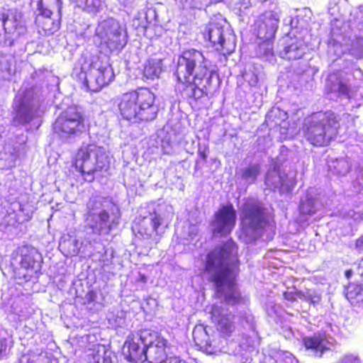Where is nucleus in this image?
I'll return each instance as SVG.
<instances>
[{"label": "nucleus", "mask_w": 363, "mask_h": 363, "mask_svg": "<svg viewBox=\"0 0 363 363\" xmlns=\"http://www.w3.org/2000/svg\"><path fill=\"white\" fill-rule=\"evenodd\" d=\"M212 74L201 51L194 48L184 50L178 55L173 71L177 94L190 103L196 102L208 94Z\"/></svg>", "instance_id": "nucleus-1"}, {"label": "nucleus", "mask_w": 363, "mask_h": 363, "mask_svg": "<svg viewBox=\"0 0 363 363\" xmlns=\"http://www.w3.org/2000/svg\"><path fill=\"white\" fill-rule=\"evenodd\" d=\"M239 265L238 246L231 238L217 245L206 255L203 271L209 275L208 280L213 284L218 296L225 286L230 290L224 296V301L228 305H236L241 301L240 294L235 289Z\"/></svg>", "instance_id": "nucleus-2"}, {"label": "nucleus", "mask_w": 363, "mask_h": 363, "mask_svg": "<svg viewBox=\"0 0 363 363\" xmlns=\"http://www.w3.org/2000/svg\"><path fill=\"white\" fill-rule=\"evenodd\" d=\"M155 95L147 87H138L121 94L118 99L119 113L131 123H141L156 118Z\"/></svg>", "instance_id": "nucleus-3"}, {"label": "nucleus", "mask_w": 363, "mask_h": 363, "mask_svg": "<svg viewBox=\"0 0 363 363\" xmlns=\"http://www.w3.org/2000/svg\"><path fill=\"white\" fill-rule=\"evenodd\" d=\"M340 129V120L331 110L311 113L306 117L301 128L303 136L315 147L329 145L337 137Z\"/></svg>", "instance_id": "nucleus-4"}, {"label": "nucleus", "mask_w": 363, "mask_h": 363, "mask_svg": "<svg viewBox=\"0 0 363 363\" xmlns=\"http://www.w3.org/2000/svg\"><path fill=\"white\" fill-rule=\"evenodd\" d=\"M82 67L77 75V82L86 91L98 92L114 80L115 74L111 65L99 55H82Z\"/></svg>", "instance_id": "nucleus-5"}, {"label": "nucleus", "mask_w": 363, "mask_h": 363, "mask_svg": "<svg viewBox=\"0 0 363 363\" xmlns=\"http://www.w3.org/2000/svg\"><path fill=\"white\" fill-rule=\"evenodd\" d=\"M72 165L86 182H93L110 167V161L104 149L95 144L83 143L77 150Z\"/></svg>", "instance_id": "nucleus-6"}, {"label": "nucleus", "mask_w": 363, "mask_h": 363, "mask_svg": "<svg viewBox=\"0 0 363 363\" xmlns=\"http://www.w3.org/2000/svg\"><path fill=\"white\" fill-rule=\"evenodd\" d=\"M86 117L76 106L62 111L53 123V131L60 136L72 137L83 133L86 130Z\"/></svg>", "instance_id": "nucleus-7"}, {"label": "nucleus", "mask_w": 363, "mask_h": 363, "mask_svg": "<svg viewBox=\"0 0 363 363\" xmlns=\"http://www.w3.org/2000/svg\"><path fill=\"white\" fill-rule=\"evenodd\" d=\"M95 43L105 52L121 50L126 40L121 26L113 21H104L99 23L95 30Z\"/></svg>", "instance_id": "nucleus-8"}, {"label": "nucleus", "mask_w": 363, "mask_h": 363, "mask_svg": "<svg viewBox=\"0 0 363 363\" xmlns=\"http://www.w3.org/2000/svg\"><path fill=\"white\" fill-rule=\"evenodd\" d=\"M37 9L35 23L40 33L49 35L60 28L62 13L58 0H38Z\"/></svg>", "instance_id": "nucleus-9"}, {"label": "nucleus", "mask_w": 363, "mask_h": 363, "mask_svg": "<svg viewBox=\"0 0 363 363\" xmlns=\"http://www.w3.org/2000/svg\"><path fill=\"white\" fill-rule=\"evenodd\" d=\"M150 335L151 330L147 328L131 331L128 335L122 347V354L128 362L143 363L146 361V342Z\"/></svg>", "instance_id": "nucleus-10"}, {"label": "nucleus", "mask_w": 363, "mask_h": 363, "mask_svg": "<svg viewBox=\"0 0 363 363\" xmlns=\"http://www.w3.org/2000/svg\"><path fill=\"white\" fill-rule=\"evenodd\" d=\"M240 223L245 228L257 231L264 228L267 224L266 208L258 201L249 200L242 206Z\"/></svg>", "instance_id": "nucleus-11"}, {"label": "nucleus", "mask_w": 363, "mask_h": 363, "mask_svg": "<svg viewBox=\"0 0 363 363\" xmlns=\"http://www.w3.org/2000/svg\"><path fill=\"white\" fill-rule=\"evenodd\" d=\"M208 46L214 51L225 56L233 52L235 44L233 41L226 40L223 36V28L215 22L208 23L201 32Z\"/></svg>", "instance_id": "nucleus-12"}, {"label": "nucleus", "mask_w": 363, "mask_h": 363, "mask_svg": "<svg viewBox=\"0 0 363 363\" xmlns=\"http://www.w3.org/2000/svg\"><path fill=\"white\" fill-rule=\"evenodd\" d=\"M96 203V201H94L87 206L84 219L86 227L90 229L94 235H109L113 228V224L110 222L111 215L105 209L97 213H95Z\"/></svg>", "instance_id": "nucleus-13"}, {"label": "nucleus", "mask_w": 363, "mask_h": 363, "mask_svg": "<svg viewBox=\"0 0 363 363\" xmlns=\"http://www.w3.org/2000/svg\"><path fill=\"white\" fill-rule=\"evenodd\" d=\"M237 213L231 203L222 205L215 212L212 225L216 226L214 233L226 236L231 233L236 225Z\"/></svg>", "instance_id": "nucleus-14"}, {"label": "nucleus", "mask_w": 363, "mask_h": 363, "mask_svg": "<svg viewBox=\"0 0 363 363\" xmlns=\"http://www.w3.org/2000/svg\"><path fill=\"white\" fill-rule=\"evenodd\" d=\"M279 23V16L276 11H266L255 21V30L261 38L270 39L274 36Z\"/></svg>", "instance_id": "nucleus-15"}, {"label": "nucleus", "mask_w": 363, "mask_h": 363, "mask_svg": "<svg viewBox=\"0 0 363 363\" xmlns=\"http://www.w3.org/2000/svg\"><path fill=\"white\" fill-rule=\"evenodd\" d=\"M13 256L17 258L20 257L21 267L26 271H37L39 267V254L33 247L27 245L18 247L13 252Z\"/></svg>", "instance_id": "nucleus-16"}, {"label": "nucleus", "mask_w": 363, "mask_h": 363, "mask_svg": "<svg viewBox=\"0 0 363 363\" xmlns=\"http://www.w3.org/2000/svg\"><path fill=\"white\" fill-rule=\"evenodd\" d=\"M328 343V336L325 332H317L302 339V344L306 350L318 352L320 357L330 350Z\"/></svg>", "instance_id": "nucleus-17"}, {"label": "nucleus", "mask_w": 363, "mask_h": 363, "mask_svg": "<svg viewBox=\"0 0 363 363\" xmlns=\"http://www.w3.org/2000/svg\"><path fill=\"white\" fill-rule=\"evenodd\" d=\"M345 296L357 311L363 312V286L349 282L345 289Z\"/></svg>", "instance_id": "nucleus-18"}, {"label": "nucleus", "mask_w": 363, "mask_h": 363, "mask_svg": "<svg viewBox=\"0 0 363 363\" xmlns=\"http://www.w3.org/2000/svg\"><path fill=\"white\" fill-rule=\"evenodd\" d=\"M305 53V46L301 40L291 38L280 51V57L287 60H297L301 59Z\"/></svg>", "instance_id": "nucleus-19"}, {"label": "nucleus", "mask_w": 363, "mask_h": 363, "mask_svg": "<svg viewBox=\"0 0 363 363\" xmlns=\"http://www.w3.org/2000/svg\"><path fill=\"white\" fill-rule=\"evenodd\" d=\"M162 59L148 58L143 65V76L147 79L158 78L162 72Z\"/></svg>", "instance_id": "nucleus-20"}, {"label": "nucleus", "mask_w": 363, "mask_h": 363, "mask_svg": "<svg viewBox=\"0 0 363 363\" xmlns=\"http://www.w3.org/2000/svg\"><path fill=\"white\" fill-rule=\"evenodd\" d=\"M234 315L228 314L223 315L217 320V330L223 338H227L232 335L235 330V324L233 321Z\"/></svg>", "instance_id": "nucleus-21"}, {"label": "nucleus", "mask_w": 363, "mask_h": 363, "mask_svg": "<svg viewBox=\"0 0 363 363\" xmlns=\"http://www.w3.org/2000/svg\"><path fill=\"white\" fill-rule=\"evenodd\" d=\"M260 173V166L258 164H255L245 167L241 174V177L243 179H252L255 181L257 176Z\"/></svg>", "instance_id": "nucleus-22"}, {"label": "nucleus", "mask_w": 363, "mask_h": 363, "mask_svg": "<svg viewBox=\"0 0 363 363\" xmlns=\"http://www.w3.org/2000/svg\"><path fill=\"white\" fill-rule=\"evenodd\" d=\"M305 301L309 303L311 305L315 306L319 303L321 300V296L315 291H311L307 289L306 291H303L302 298Z\"/></svg>", "instance_id": "nucleus-23"}, {"label": "nucleus", "mask_w": 363, "mask_h": 363, "mask_svg": "<svg viewBox=\"0 0 363 363\" xmlns=\"http://www.w3.org/2000/svg\"><path fill=\"white\" fill-rule=\"evenodd\" d=\"M101 0H85L84 9L88 12H97L101 7Z\"/></svg>", "instance_id": "nucleus-24"}, {"label": "nucleus", "mask_w": 363, "mask_h": 363, "mask_svg": "<svg viewBox=\"0 0 363 363\" xmlns=\"http://www.w3.org/2000/svg\"><path fill=\"white\" fill-rule=\"evenodd\" d=\"M303 291L296 290L294 291H285L283 292V298L289 302H295L298 298H302Z\"/></svg>", "instance_id": "nucleus-25"}, {"label": "nucleus", "mask_w": 363, "mask_h": 363, "mask_svg": "<svg viewBox=\"0 0 363 363\" xmlns=\"http://www.w3.org/2000/svg\"><path fill=\"white\" fill-rule=\"evenodd\" d=\"M162 222V218H161V216L158 215L156 211H153L150 219V223L152 227L153 231L156 234H158V228L161 225Z\"/></svg>", "instance_id": "nucleus-26"}, {"label": "nucleus", "mask_w": 363, "mask_h": 363, "mask_svg": "<svg viewBox=\"0 0 363 363\" xmlns=\"http://www.w3.org/2000/svg\"><path fill=\"white\" fill-rule=\"evenodd\" d=\"M13 18L16 23L15 26L16 28H20L23 30L26 29L25 21L23 20V15L21 12H18L17 11H16L13 16Z\"/></svg>", "instance_id": "nucleus-27"}, {"label": "nucleus", "mask_w": 363, "mask_h": 363, "mask_svg": "<svg viewBox=\"0 0 363 363\" xmlns=\"http://www.w3.org/2000/svg\"><path fill=\"white\" fill-rule=\"evenodd\" d=\"M337 93L341 96H349L350 88L349 85L345 82H340L337 88Z\"/></svg>", "instance_id": "nucleus-28"}, {"label": "nucleus", "mask_w": 363, "mask_h": 363, "mask_svg": "<svg viewBox=\"0 0 363 363\" xmlns=\"http://www.w3.org/2000/svg\"><path fill=\"white\" fill-rule=\"evenodd\" d=\"M208 147H205L203 149L199 148L198 150V156L203 162H206L208 153Z\"/></svg>", "instance_id": "nucleus-29"}, {"label": "nucleus", "mask_w": 363, "mask_h": 363, "mask_svg": "<svg viewBox=\"0 0 363 363\" xmlns=\"http://www.w3.org/2000/svg\"><path fill=\"white\" fill-rule=\"evenodd\" d=\"M14 276L16 279H22L24 281H28L31 277L30 274L26 273L21 275L20 272H15Z\"/></svg>", "instance_id": "nucleus-30"}, {"label": "nucleus", "mask_w": 363, "mask_h": 363, "mask_svg": "<svg viewBox=\"0 0 363 363\" xmlns=\"http://www.w3.org/2000/svg\"><path fill=\"white\" fill-rule=\"evenodd\" d=\"M339 363H360L359 360L354 357L348 356L342 359Z\"/></svg>", "instance_id": "nucleus-31"}, {"label": "nucleus", "mask_w": 363, "mask_h": 363, "mask_svg": "<svg viewBox=\"0 0 363 363\" xmlns=\"http://www.w3.org/2000/svg\"><path fill=\"white\" fill-rule=\"evenodd\" d=\"M9 19V14L5 11V9H3L0 11V21L2 22V25L4 26L6 21Z\"/></svg>", "instance_id": "nucleus-32"}, {"label": "nucleus", "mask_w": 363, "mask_h": 363, "mask_svg": "<svg viewBox=\"0 0 363 363\" xmlns=\"http://www.w3.org/2000/svg\"><path fill=\"white\" fill-rule=\"evenodd\" d=\"M354 245L356 248L363 250V234L355 240Z\"/></svg>", "instance_id": "nucleus-33"}, {"label": "nucleus", "mask_w": 363, "mask_h": 363, "mask_svg": "<svg viewBox=\"0 0 363 363\" xmlns=\"http://www.w3.org/2000/svg\"><path fill=\"white\" fill-rule=\"evenodd\" d=\"M89 301H94L96 298V294L94 291H89L86 294Z\"/></svg>", "instance_id": "nucleus-34"}, {"label": "nucleus", "mask_w": 363, "mask_h": 363, "mask_svg": "<svg viewBox=\"0 0 363 363\" xmlns=\"http://www.w3.org/2000/svg\"><path fill=\"white\" fill-rule=\"evenodd\" d=\"M345 276L347 279H350L352 276L353 272L351 269H346L344 272Z\"/></svg>", "instance_id": "nucleus-35"}, {"label": "nucleus", "mask_w": 363, "mask_h": 363, "mask_svg": "<svg viewBox=\"0 0 363 363\" xmlns=\"http://www.w3.org/2000/svg\"><path fill=\"white\" fill-rule=\"evenodd\" d=\"M138 281L142 283H145L147 281V277L143 274H139Z\"/></svg>", "instance_id": "nucleus-36"}, {"label": "nucleus", "mask_w": 363, "mask_h": 363, "mask_svg": "<svg viewBox=\"0 0 363 363\" xmlns=\"http://www.w3.org/2000/svg\"><path fill=\"white\" fill-rule=\"evenodd\" d=\"M26 363H36V362L32 359H28Z\"/></svg>", "instance_id": "nucleus-37"}, {"label": "nucleus", "mask_w": 363, "mask_h": 363, "mask_svg": "<svg viewBox=\"0 0 363 363\" xmlns=\"http://www.w3.org/2000/svg\"><path fill=\"white\" fill-rule=\"evenodd\" d=\"M146 235H147V236L148 238H150V234H146Z\"/></svg>", "instance_id": "nucleus-38"}, {"label": "nucleus", "mask_w": 363, "mask_h": 363, "mask_svg": "<svg viewBox=\"0 0 363 363\" xmlns=\"http://www.w3.org/2000/svg\"><path fill=\"white\" fill-rule=\"evenodd\" d=\"M96 363H99V361H97Z\"/></svg>", "instance_id": "nucleus-39"}]
</instances>
